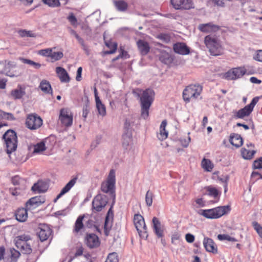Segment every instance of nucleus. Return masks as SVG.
<instances>
[{"label":"nucleus","mask_w":262,"mask_h":262,"mask_svg":"<svg viewBox=\"0 0 262 262\" xmlns=\"http://www.w3.org/2000/svg\"><path fill=\"white\" fill-rule=\"evenodd\" d=\"M43 3L50 7L56 8L61 5H65L68 3V0H42Z\"/></svg>","instance_id":"30"},{"label":"nucleus","mask_w":262,"mask_h":262,"mask_svg":"<svg viewBox=\"0 0 262 262\" xmlns=\"http://www.w3.org/2000/svg\"><path fill=\"white\" fill-rule=\"evenodd\" d=\"M202 166L207 171H211L213 168V165L211 161L205 158H204L202 161Z\"/></svg>","instance_id":"36"},{"label":"nucleus","mask_w":262,"mask_h":262,"mask_svg":"<svg viewBox=\"0 0 262 262\" xmlns=\"http://www.w3.org/2000/svg\"><path fill=\"white\" fill-rule=\"evenodd\" d=\"M253 167L254 169H262V157L254 161Z\"/></svg>","instance_id":"56"},{"label":"nucleus","mask_w":262,"mask_h":262,"mask_svg":"<svg viewBox=\"0 0 262 262\" xmlns=\"http://www.w3.org/2000/svg\"><path fill=\"white\" fill-rule=\"evenodd\" d=\"M39 88L45 94H50L52 93V89L49 81L47 80L41 81Z\"/></svg>","instance_id":"33"},{"label":"nucleus","mask_w":262,"mask_h":262,"mask_svg":"<svg viewBox=\"0 0 262 262\" xmlns=\"http://www.w3.org/2000/svg\"><path fill=\"white\" fill-rule=\"evenodd\" d=\"M21 60L23 63L30 64L36 69H38L41 67V64L40 63L35 62L31 60L25 58H21Z\"/></svg>","instance_id":"48"},{"label":"nucleus","mask_w":262,"mask_h":262,"mask_svg":"<svg viewBox=\"0 0 262 262\" xmlns=\"http://www.w3.org/2000/svg\"><path fill=\"white\" fill-rule=\"evenodd\" d=\"M115 183V171L114 169H111L109 172L107 180L101 184V190L104 193H110L114 196Z\"/></svg>","instance_id":"6"},{"label":"nucleus","mask_w":262,"mask_h":262,"mask_svg":"<svg viewBox=\"0 0 262 262\" xmlns=\"http://www.w3.org/2000/svg\"><path fill=\"white\" fill-rule=\"evenodd\" d=\"M95 101L96 108L98 111V114L102 116H105L106 108L105 105L102 103L100 99Z\"/></svg>","instance_id":"35"},{"label":"nucleus","mask_w":262,"mask_h":262,"mask_svg":"<svg viewBox=\"0 0 262 262\" xmlns=\"http://www.w3.org/2000/svg\"><path fill=\"white\" fill-rule=\"evenodd\" d=\"M133 93L140 98L141 107V117L146 119L149 115V110L154 100L155 93L150 89L142 90L137 89L133 91Z\"/></svg>","instance_id":"1"},{"label":"nucleus","mask_w":262,"mask_h":262,"mask_svg":"<svg viewBox=\"0 0 262 262\" xmlns=\"http://www.w3.org/2000/svg\"><path fill=\"white\" fill-rule=\"evenodd\" d=\"M246 72L244 67L232 68L225 74V77L227 80H235L244 76Z\"/></svg>","instance_id":"11"},{"label":"nucleus","mask_w":262,"mask_h":262,"mask_svg":"<svg viewBox=\"0 0 262 262\" xmlns=\"http://www.w3.org/2000/svg\"><path fill=\"white\" fill-rule=\"evenodd\" d=\"M259 179H262V175L258 172L253 171L251 175V181L255 182Z\"/></svg>","instance_id":"55"},{"label":"nucleus","mask_w":262,"mask_h":262,"mask_svg":"<svg viewBox=\"0 0 262 262\" xmlns=\"http://www.w3.org/2000/svg\"><path fill=\"white\" fill-rule=\"evenodd\" d=\"M46 149L45 144L43 142H41L37 143L34 147V153H40Z\"/></svg>","instance_id":"44"},{"label":"nucleus","mask_w":262,"mask_h":262,"mask_svg":"<svg viewBox=\"0 0 262 262\" xmlns=\"http://www.w3.org/2000/svg\"><path fill=\"white\" fill-rule=\"evenodd\" d=\"M254 58L256 60L262 61V50H259L257 51Z\"/></svg>","instance_id":"64"},{"label":"nucleus","mask_w":262,"mask_h":262,"mask_svg":"<svg viewBox=\"0 0 262 262\" xmlns=\"http://www.w3.org/2000/svg\"><path fill=\"white\" fill-rule=\"evenodd\" d=\"M56 48H47L45 49L40 50L38 51V54L41 56L50 57L51 52L53 50L55 49Z\"/></svg>","instance_id":"46"},{"label":"nucleus","mask_w":262,"mask_h":262,"mask_svg":"<svg viewBox=\"0 0 262 262\" xmlns=\"http://www.w3.org/2000/svg\"><path fill=\"white\" fill-rule=\"evenodd\" d=\"M78 42L81 45L82 47L83 50L87 54H89V50L87 46L85 45L83 39L80 37L79 39L77 40Z\"/></svg>","instance_id":"60"},{"label":"nucleus","mask_w":262,"mask_h":262,"mask_svg":"<svg viewBox=\"0 0 262 262\" xmlns=\"http://www.w3.org/2000/svg\"><path fill=\"white\" fill-rule=\"evenodd\" d=\"M30 239V236L26 235H21L16 237L15 245L21 244L24 243H27Z\"/></svg>","instance_id":"45"},{"label":"nucleus","mask_w":262,"mask_h":262,"mask_svg":"<svg viewBox=\"0 0 262 262\" xmlns=\"http://www.w3.org/2000/svg\"><path fill=\"white\" fill-rule=\"evenodd\" d=\"M190 141V137H188L187 139H182L181 140V144L185 147H186L188 146Z\"/></svg>","instance_id":"62"},{"label":"nucleus","mask_w":262,"mask_h":262,"mask_svg":"<svg viewBox=\"0 0 262 262\" xmlns=\"http://www.w3.org/2000/svg\"><path fill=\"white\" fill-rule=\"evenodd\" d=\"M25 94L26 91L25 86L20 85L11 92V96L14 99H20Z\"/></svg>","instance_id":"22"},{"label":"nucleus","mask_w":262,"mask_h":262,"mask_svg":"<svg viewBox=\"0 0 262 262\" xmlns=\"http://www.w3.org/2000/svg\"><path fill=\"white\" fill-rule=\"evenodd\" d=\"M63 57V53L62 51L54 52L52 51L50 59L52 62H55L60 60Z\"/></svg>","instance_id":"37"},{"label":"nucleus","mask_w":262,"mask_h":262,"mask_svg":"<svg viewBox=\"0 0 262 262\" xmlns=\"http://www.w3.org/2000/svg\"><path fill=\"white\" fill-rule=\"evenodd\" d=\"M6 145V151L8 154L16 150L17 147V137L15 131L9 129L3 136Z\"/></svg>","instance_id":"5"},{"label":"nucleus","mask_w":262,"mask_h":262,"mask_svg":"<svg viewBox=\"0 0 262 262\" xmlns=\"http://www.w3.org/2000/svg\"><path fill=\"white\" fill-rule=\"evenodd\" d=\"M132 143V131L125 132L122 135V145L124 148H127Z\"/></svg>","instance_id":"32"},{"label":"nucleus","mask_w":262,"mask_h":262,"mask_svg":"<svg viewBox=\"0 0 262 262\" xmlns=\"http://www.w3.org/2000/svg\"><path fill=\"white\" fill-rule=\"evenodd\" d=\"M203 245L207 251L212 253L217 252V247L212 239L208 237H204Z\"/></svg>","instance_id":"19"},{"label":"nucleus","mask_w":262,"mask_h":262,"mask_svg":"<svg viewBox=\"0 0 262 262\" xmlns=\"http://www.w3.org/2000/svg\"><path fill=\"white\" fill-rule=\"evenodd\" d=\"M204 43L212 55L217 56L222 53L223 48L221 42L214 36H206L204 39Z\"/></svg>","instance_id":"4"},{"label":"nucleus","mask_w":262,"mask_h":262,"mask_svg":"<svg viewBox=\"0 0 262 262\" xmlns=\"http://www.w3.org/2000/svg\"><path fill=\"white\" fill-rule=\"evenodd\" d=\"M105 262H118L117 253L113 252L112 253H110L107 256V258Z\"/></svg>","instance_id":"50"},{"label":"nucleus","mask_w":262,"mask_h":262,"mask_svg":"<svg viewBox=\"0 0 262 262\" xmlns=\"http://www.w3.org/2000/svg\"><path fill=\"white\" fill-rule=\"evenodd\" d=\"M11 261H16L20 255L19 252L14 249H10Z\"/></svg>","instance_id":"51"},{"label":"nucleus","mask_w":262,"mask_h":262,"mask_svg":"<svg viewBox=\"0 0 262 262\" xmlns=\"http://www.w3.org/2000/svg\"><path fill=\"white\" fill-rule=\"evenodd\" d=\"M18 34L22 37H34L33 34L32 32L26 31L25 30H20L18 32Z\"/></svg>","instance_id":"54"},{"label":"nucleus","mask_w":262,"mask_h":262,"mask_svg":"<svg viewBox=\"0 0 262 262\" xmlns=\"http://www.w3.org/2000/svg\"><path fill=\"white\" fill-rule=\"evenodd\" d=\"M42 124V120L37 115L31 114L28 115L26 120V126L31 130H36Z\"/></svg>","instance_id":"10"},{"label":"nucleus","mask_w":262,"mask_h":262,"mask_svg":"<svg viewBox=\"0 0 262 262\" xmlns=\"http://www.w3.org/2000/svg\"><path fill=\"white\" fill-rule=\"evenodd\" d=\"M18 248L20 249L25 254H29L32 252L31 246L28 243L16 245Z\"/></svg>","instance_id":"38"},{"label":"nucleus","mask_w":262,"mask_h":262,"mask_svg":"<svg viewBox=\"0 0 262 262\" xmlns=\"http://www.w3.org/2000/svg\"><path fill=\"white\" fill-rule=\"evenodd\" d=\"M45 202V199L42 196H35L29 199L26 203L27 207L30 206L33 208L39 206Z\"/></svg>","instance_id":"23"},{"label":"nucleus","mask_w":262,"mask_h":262,"mask_svg":"<svg viewBox=\"0 0 262 262\" xmlns=\"http://www.w3.org/2000/svg\"><path fill=\"white\" fill-rule=\"evenodd\" d=\"M56 72L61 82H68L70 81L69 76L64 68L58 67L56 68Z\"/></svg>","instance_id":"25"},{"label":"nucleus","mask_w":262,"mask_h":262,"mask_svg":"<svg viewBox=\"0 0 262 262\" xmlns=\"http://www.w3.org/2000/svg\"><path fill=\"white\" fill-rule=\"evenodd\" d=\"M175 53L181 55H188L190 53L189 48L183 42H177L173 45Z\"/></svg>","instance_id":"17"},{"label":"nucleus","mask_w":262,"mask_h":262,"mask_svg":"<svg viewBox=\"0 0 262 262\" xmlns=\"http://www.w3.org/2000/svg\"><path fill=\"white\" fill-rule=\"evenodd\" d=\"M106 46L110 49V51H105L106 54H111L114 53L117 48V43L115 42H108L105 43Z\"/></svg>","instance_id":"39"},{"label":"nucleus","mask_w":262,"mask_h":262,"mask_svg":"<svg viewBox=\"0 0 262 262\" xmlns=\"http://www.w3.org/2000/svg\"><path fill=\"white\" fill-rule=\"evenodd\" d=\"M199 30L203 32L210 33L215 32L219 30V27L211 23L200 24L199 26Z\"/></svg>","instance_id":"18"},{"label":"nucleus","mask_w":262,"mask_h":262,"mask_svg":"<svg viewBox=\"0 0 262 262\" xmlns=\"http://www.w3.org/2000/svg\"><path fill=\"white\" fill-rule=\"evenodd\" d=\"M78 42L81 45L82 47L83 50L87 54H89V50L87 46L85 45L83 39L80 37L79 39L77 40Z\"/></svg>","instance_id":"59"},{"label":"nucleus","mask_w":262,"mask_h":262,"mask_svg":"<svg viewBox=\"0 0 262 262\" xmlns=\"http://www.w3.org/2000/svg\"><path fill=\"white\" fill-rule=\"evenodd\" d=\"M134 223L139 235L143 237H147V227L143 217L139 214L134 215Z\"/></svg>","instance_id":"8"},{"label":"nucleus","mask_w":262,"mask_h":262,"mask_svg":"<svg viewBox=\"0 0 262 262\" xmlns=\"http://www.w3.org/2000/svg\"><path fill=\"white\" fill-rule=\"evenodd\" d=\"M77 178L75 177L71 179L66 186L61 189L60 193L57 195V199H60L64 194L68 192L70 189L75 185L77 182Z\"/></svg>","instance_id":"24"},{"label":"nucleus","mask_w":262,"mask_h":262,"mask_svg":"<svg viewBox=\"0 0 262 262\" xmlns=\"http://www.w3.org/2000/svg\"><path fill=\"white\" fill-rule=\"evenodd\" d=\"M153 193L149 190L147 191L145 196V201L147 206L150 207L152 204Z\"/></svg>","instance_id":"47"},{"label":"nucleus","mask_w":262,"mask_h":262,"mask_svg":"<svg viewBox=\"0 0 262 262\" xmlns=\"http://www.w3.org/2000/svg\"><path fill=\"white\" fill-rule=\"evenodd\" d=\"M82 71V69L81 67H79L77 69L76 79L78 81H80L81 80Z\"/></svg>","instance_id":"63"},{"label":"nucleus","mask_w":262,"mask_h":262,"mask_svg":"<svg viewBox=\"0 0 262 262\" xmlns=\"http://www.w3.org/2000/svg\"><path fill=\"white\" fill-rule=\"evenodd\" d=\"M52 230L48 225L41 224L38 229L37 235L41 242L46 241L51 235Z\"/></svg>","instance_id":"14"},{"label":"nucleus","mask_w":262,"mask_h":262,"mask_svg":"<svg viewBox=\"0 0 262 262\" xmlns=\"http://www.w3.org/2000/svg\"><path fill=\"white\" fill-rule=\"evenodd\" d=\"M59 119L63 126L70 127L73 124V114L69 108H62L60 111Z\"/></svg>","instance_id":"9"},{"label":"nucleus","mask_w":262,"mask_h":262,"mask_svg":"<svg viewBox=\"0 0 262 262\" xmlns=\"http://www.w3.org/2000/svg\"><path fill=\"white\" fill-rule=\"evenodd\" d=\"M259 98L255 97L253 98L250 103L244 108L240 109L238 111H234V116L235 118H244L245 117L248 116L253 111V108L257 103Z\"/></svg>","instance_id":"7"},{"label":"nucleus","mask_w":262,"mask_h":262,"mask_svg":"<svg viewBox=\"0 0 262 262\" xmlns=\"http://www.w3.org/2000/svg\"><path fill=\"white\" fill-rule=\"evenodd\" d=\"M16 219L20 222H24L28 218L27 210L25 208H19L17 209L15 213Z\"/></svg>","instance_id":"31"},{"label":"nucleus","mask_w":262,"mask_h":262,"mask_svg":"<svg viewBox=\"0 0 262 262\" xmlns=\"http://www.w3.org/2000/svg\"><path fill=\"white\" fill-rule=\"evenodd\" d=\"M67 19L72 25H73L74 27L77 26V19L73 13H70Z\"/></svg>","instance_id":"53"},{"label":"nucleus","mask_w":262,"mask_h":262,"mask_svg":"<svg viewBox=\"0 0 262 262\" xmlns=\"http://www.w3.org/2000/svg\"><path fill=\"white\" fill-rule=\"evenodd\" d=\"M170 55L165 52H162L160 56V60L165 63H167L171 61Z\"/></svg>","instance_id":"43"},{"label":"nucleus","mask_w":262,"mask_h":262,"mask_svg":"<svg viewBox=\"0 0 262 262\" xmlns=\"http://www.w3.org/2000/svg\"><path fill=\"white\" fill-rule=\"evenodd\" d=\"M132 122L130 121L129 118H126L124 122V127L125 130V132L128 131H132L130 129Z\"/></svg>","instance_id":"58"},{"label":"nucleus","mask_w":262,"mask_h":262,"mask_svg":"<svg viewBox=\"0 0 262 262\" xmlns=\"http://www.w3.org/2000/svg\"><path fill=\"white\" fill-rule=\"evenodd\" d=\"M205 189L208 196L212 197L214 199H219L221 192L217 188L210 185L206 187Z\"/></svg>","instance_id":"29"},{"label":"nucleus","mask_w":262,"mask_h":262,"mask_svg":"<svg viewBox=\"0 0 262 262\" xmlns=\"http://www.w3.org/2000/svg\"><path fill=\"white\" fill-rule=\"evenodd\" d=\"M230 142L236 147H239L243 144L242 138L241 135L237 134H232L230 135Z\"/></svg>","instance_id":"28"},{"label":"nucleus","mask_w":262,"mask_h":262,"mask_svg":"<svg viewBox=\"0 0 262 262\" xmlns=\"http://www.w3.org/2000/svg\"><path fill=\"white\" fill-rule=\"evenodd\" d=\"M0 118L9 120H13L15 119L12 114L6 113L1 110H0Z\"/></svg>","instance_id":"49"},{"label":"nucleus","mask_w":262,"mask_h":262,"mask_svg":"<svg viewBox=\"0 0 262 262\" xmlns=\"http://www.w3.org/2000/svg\"><path fill=\"white\" fill-rule=\"evenodd\" d=\"M48 184L43 181H38L37 183H35L32 187V190L35 192H45L48 189Z\"/></svg>","instance_id":"20"},{"label":"nucleus","mask_w":262,"mask_h":262,"mask_svg":"<svg viewBox=\"0 0 262 262\" xmlns=\"http://www.w3.org/2000/svg\"><path fill=\"white\" fill-rule=\"evenodd\" d=\"M202 90V86L199 84H190L186 86L183 92L184 101L189 102L195 100L200 96Z\"/></svg>","instance_id":"3"},{"label":"nucleus","mask_w":262,"mask_h":262,"mask_svg":"<svg viewBox=\"0 0 262 262\" xmlns=\"http://www.w3.org/2000/svg\"><path fill=\"white\" fill-rule=\"evenodd\" d=\"M154 232L158 237L163 236L164 226L156 217H154L152 220Z\"/></svg>","instance_id":"15"},{"label":"nucleus","mask_w":262,"mask_h":262,"mask_svg":"<svg viewBox=\"0 0 262 262\" xmlns=\"http://www.w3.org/2000/svg\"><path fill=\"white\" fill-rule=\"evenodd\" d=\"M252 225L259 236L262 238V227L260 225L256 222H253Z\"/></svg>","instance_id":"52"},{"label":"nucleus","mask_w":262,"mask_h":262,"mask_svg":"<svg viewBox=\"0 0 262 262\" xmlns=\"http://www.w3.org/2000/svg\"><path fill=\"white\" fill-rule=\"evenodd\" d=\"M83 219V216H79L77 219L74 226L75 232H78L81 229H82L83 227V224L82 223Z\"/></svg>","instance_id":"40"},{"label":"nucleus","mask_w":262,"mask_h":262,"mask_svg":"<svg viewBox=\"0 0 262 262\" xmlns=\"http://www.w3.org/2000/svg\"><path fill=\"white\" fill-rule=\"evenodd\" d=\"M114 5L116 9L120 11H125L128 7L127 4L123 0L114 1Z\"/></svg>","instance_id":"34"},{"label":"nucleus","mask_w":262,"mask_h":262,"mask_svg":"<svg viewBox=\"0 0 262 262\" xmlns=\"http://www.w3.org/2000/svg\"><path fill=\"white\" fill-rule=\"evenodd\" d=\"M85 242L86 245L90 248L97 247L100 244L98 237L94 233L88 234L86 235Z\"/></svg>","instance_id":"16"},{"label":"nucleus","mask_w":262,"mask_h":262,"mask_svg":"<svg viewBox=\"0 0 262 262\" xmlns=\"http://www.w3.org/2000/svg\"><path fill=\"white\" fill-rule=\"evenodd\" d=\"M230 210V207L228 205L222 206L209 209L200 210L199 213L207 219H216L228 213Z\"/></svg>","instance_id":"2"},{"label":"nucleus","mask_w":262,"mask_h":262,"mask_svg":"<svg viewBox=\"0 0 262 262\" xmlns=\"http://www.w3.org/2000/svg\"><path fill=\"white\" fill-rule=\"evenodd\" d=\"M167 121L164 120L162 121L160 126L159 133L157 135V137L161 141L165 140L168 137V132L165 129Z\"/></svg>","instance_id":"26"},{"label":"nucleus","mask_w":262,"mask_h":262,"mask_svg":"<svg viewBox=\"0 0 262 262\" xmlns=\"http://www.w3.org/2000/svg\"><path fill=\"white\" fill-rule=\"evenodd\" d=\"M108 202V199L105 195L98 194L93 199L92 202L93 209L99 212L105 207Z\"/></svg>","instance_id":"12"},{"label":"nucleus","mask_w":262,"mask_h":262,"mask_svg":"<svg viewBox=\"0 0 262 262\" xmlns=\"http://www.w3.org/2000/svg\"><path fill=\"white\" fill-rule=\"evenodd\" d=\"M113 211H112V209L110 208L109 210L107 212V215L105 217V223H104V230L105 233L107 234V232H109L110 229H111L113 225Z\"/></svg>","instance_id":"27"},{"label":"nucleus","mask_w":262,"mask_h":262,"mask_svg":"<svg viewBox=\"0 0 262 262\" xmlns=\"http://www.w3.org/2000/svg\"><path fill=\"white\" fill-rule=\"evenodd\" d=\"M217 238L220 241H228L232 242H235L237 241V239L235 238L231 237L229 235L226 234H219L217 235Z\"/></svg>","instance_id":"42"},{"label":"nucleus","mask_w":262,"mask_h":262,"mask_svg":"<svg viewBox=\"0 0 262 262\" xmlns=\"http://www.w3.org/2000/svg\"><path fill=\"white\" fill-rule=\"evenodd\" d=\"M171 4L176 10H190L195 8L193 0H171Z\"/></svg>","instance_id":"13"},{"label":"nucleus","mask_w":262,"mask_h":262,"mask_svg":"<svg viewBox=\"0 0 262 262\" xmlns=\"http://www.w3.org/2000/svg\"><path fill=\"white\" fill-rule=\"evenodd\" d=\"M255 153L254 150H248L245 148L242 149V154L245 159H251Z\"/></svg>","instance_id":"41"},{"label":"nucleus","mask_w":262,"mask_h":262,"mask_svg":"<svg viewBox=\"0 0 262 262\" xmlns=\"http://www.w3.org/2000/svg\"><path fill=\"white\" fill-rule=\"evenodd\" d=\"M185 239L189 243H192L194 241V236L190 233H187L185 235Z\"/></svg>","instance_id":"61"},{"label":"nucleus","mask_w":262,"mask_h":262,"mask_svg":"<svg viewBox=\"0 0 262 262\" xmlns=\"http://www.w3.org/2000/svg\"><path fill=\"white\" fill-rule=\"evenodd\" d=\"M158 38L165 43H168L170 40L169 35L167 34H161L158 36Z\"/></svg>","instance_id":"57"},{"label":"nucleus","mask_w":262,"mask_h":262,"mask_svg":"<svg viewBox=\"0 0 262 262\" xmlns=\"http://www.w3.org/2000/svg\"><path fill=\"white\" fill-rule=\"evenodd\" d=\"M137 45L141 55H145L148 54L150 50V47L147 41L140 39L137 42Z\"/></svg>","instance_id":"21"}]
</instances>
